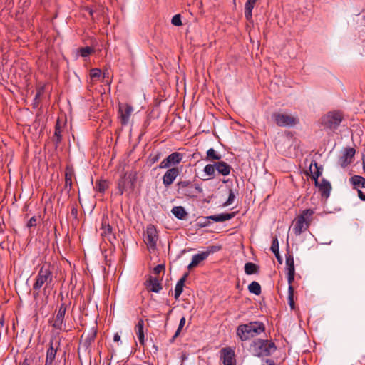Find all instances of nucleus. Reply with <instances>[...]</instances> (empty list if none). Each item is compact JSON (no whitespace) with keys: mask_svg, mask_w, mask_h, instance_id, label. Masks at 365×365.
Here are the masks:
<instances>
[{"mask_svg":"<svg viewBox=\"0 0 365 365\" xmlns=\"http://www.w3.org/2000/svg\"><path fill=\"white\" fill-rule=\"evenodd\" d=\"M40 220H41V216H33L31 217L29 220L28 222H26V227L29 228V229H31L32 227H36L38 222H40Z\"/></svg>","mask_w":365,"mask_h":365,"instance_id":"58836bf2","label":"nucleus"},{"mask_svg":"<svg viewBox=\"0 0 365 365\" xmlns=\"http://www.w3.org/2000/svg\"><path fill=\"white\" fill-rule=\"evenodd\" d=\"M253 354L258 357L269 356L277 350V346L271 340L257 339L251 344Z\"/></svg>","mask_w":365,"mask_h":365,"instance_id":"7ed1b4c3","label":"nucleus"},{"mask_svg":"<svg viewBox=\"0 0 365 365\" xmlns=\"http://www.w3.org/2000/svg\"><path fill=\"white\" fill-rule=\"evenodd\" d=\"M71 215L75 218L78 217V208L76 205H73L71 209Z\"/></svg>","mask_w":365,"mask_h":365,"instance_id":"3c124183","label":"nucleus"},{"mask_svg":"<svg viewBox=\"0 0 365 365\" xmlns=\"http://www.w3.org/2000/svg\"><path fill=\"white\" fill-rule=\"evenodd\" d=\"M75 175V173H74V169L73 168V166L71 165H67L66 167V170H65V189H67L68 190V192H69L71 188H72V185H73V182H72V179H73V177Z\"/></svg>","mask_w":365,"mask_h":365,"instance_id":"412c9836","label":"nucleus"},{"mask_svg":"<svg viewBox=\"0 0 365 365\" xmlns=\"http://www.w3.org/2000/svg\"><path fill=\"white\" fill-rule=\"evenodd\" d=\"M272 117L274 123L280 127L292 126L297 123L296 118L288 114L274 113Z\"/></svg>","mask_w":365,"mask_h":365,"instance_id":"9d476101","label":"nucleus"},{"mask_svg":"<svg viewBox=\"0 0 365 365\" xmlns=\"http://www.w3.org/2000/svg\"><path fill=\"white\" fill-rule=\"evenodd\" d=\"M264 331L265 326L263 322L254 321L239 325L237 327L236 334L241 341H245L259 335Z\"/></svg>","mask_w":365,"mask_h":365,"instance_id":"f257e3e1","label":"nucleus"},{"mask_svg":"<svg viewBox=\"0 0 365 365\" xmlns=\"http://www.w3.org/2000/svg\"><path fill=\"white\" fill-rule=\"evenodd\" d=\"M120 335H119L118 333H117V334H115L114 335V336H113V340H114V341L118 342V341H120Z\"/></svg>","mask_w":365,"mask_h":365,"instance_id":"864d4df0","label":"nucleus"},{"mask_svg":"<svg viewBox=\"0 0 365 365\" xmlns=\"http://www.w3.org/2000/svg\"><path fill=\"white\" fill-rule=\"evenodd\" d=\"M183 155L178 152H174L168 155L158 165L160 169L171 168L178 165L182 160Z\"/></svg>","mask_w":365,"mask_h":365,"instance_id":"f8f14e48","label":"nucleus"},{"mask_svg":"<svg viewBox=\"0 0 365 365\" xmlns=\"http://www.w3.org/2000/svg\"><path fill=\"white\" fill-rule=\"evenodd\" d=\"M245 272L248 274H254L259 273V267L252 262H247L245 264Z\"/></svg>","mask_w":365,"mask_h":365,"instance_id":"7c9ffc66","label":"nucleus"},{"mask_svg":"<svg viewBox=\"0 0 365 365\" xmlns=\"http://www.w3.org/2000/svg\"><path fill=\"white\" fill-rule=\"evenodd\" d=\"M224 365H236L235 352L230 348H223L220 351Z\"/></svg>","mask_w":365,"mask_h":365,"instance_id":"a211bd4d","label":"nucleus"},{"mask_svg":"<svg viewBox=\"0 0 365 365\" xmlns=\"http://www.w3.org/2000/svg\"><path fill=\"white\" fill-rule=\"evenodd\" d=\"M133 112V108L131 105L125 103H118V116L122 126L128 125Z\"/></svg>","mask_w":365,"mask_h":365,"instance_id":"1a4fd4ad","label":"nucleus"},{"mask_svg":"<svg viewBox=\"0 0 365 365\" xmlns=\"http://www.w3.org/2000/svg\"><path fill=\"white\" fill-rule=\"evenodd\" d=\"M53 266L49 263H45L41 266L33 284L34 290L39 291L43 286L44 292L47 289H51L53 282Z\"/></svg>","mask_w":365,"mask_h":365,"instance_id":"f03ea898","label":"nucleus"},{"mask_svg":"<svg viewBox=\"0 0 365 365\" xmlns=\"http://www.w3.org/2000/svg\"><path fill=\"white\" fill-rule=\"evenodd\" d=\"M314 213L313 210L306 209L297 217L293 222V232L295 235H300L309 229L313 220Z\"/></svg>","mask_w":365,"mask_h":365,"instance_id":"20e7f679","label":"nucleus"},{"mask_svg":"<svg viewBox=\"0 0 365 365\" xmlns=\"http://www.w3.org/2000/svg\"><path fill=\"white\" fill-rule=\"evenodd\" d=\"M171 212L174 215L175 217H176L179 220L184 219L187 215V212L185 208L182 206L173 207L171 210Z\"/></svg>","mask_w":365,"mask_h":365,"instance_id":"2f4dec72","label":"nucleus"},{"mask_svg":"<svg viewBox=\"0 0 365 365\" xmlns=\"http://www.w3.org/2000/svg\"><path fill=\"white\" fill-rule=\"evenodd\" d=\"M286 266L287 272H295L294 257L292 255H286Z\"/></svg>","mask_w":365,"mask_h":365,"instance_id":"e433bc0d","label":"nucleus"},{"mask_svg":"<svg viewBox=\"0 0 365 365\" xmlns=\"http://www.w3.org/2000/svg\"><path fill=\"white\" fill-rule=\"evenodd\" d=\"M220 249H221V247H220V246H215V245H212V246H209V247H207L206 251L202 252L205 255V257L207 258V257H208L210 254H212V253L217 252H218Z\"/></svg>","mask_w":365,"mask_h":365,"instance_id":"79ce46f5","label":"nucleus"},{"mask_svg":"<svg viewBox=\"0 0 365 365\" xmlns=\"http://www.w3.org/2000/svg\"><path fill=\"white\" fill-rule=\"evenodd\" d=\"M33 296H34V299H37L39 297V291L34 290Z\"/></svg>","mask_w":365,"mask_h":365,"instance_id":"5fc2aeb1","label":"nucleus"},{"mask_svg":"<svg viewBox=\"0 0 365 365\" xmlns=\"http://www.w3.org/2000/svg\"><path fill=\"white\" fill-rule=\"evenodd\" d=\"M65 125L66 123L61 122L59 118L57 119L54 133L52 137V141L53 142L56 148H58L63 140V132L65 128Z\"/></svg>","mask_w":365,"mask_h":365,"instance_id":"dca6fc26","label":"nucleus"},{"mask_svg":"<svg viewBox=\"0 0 365 365\" xmlns=\"http://www.w3.org/2000/svg\"><path fill=\"white\" fill-rule=\"evenodd\" d=\"M294 274L295 272H287V281L289 286L292 285V283L294 279Z\"/></svg>","mask_w":365,"mask_h":365,"instance_id":"8fccbe9b","label":"nucleus"},{"mask_svg":"<svg viewBox=\"0 0 365 365\" xmlns=\"http://www.w3.org/2000/svg\"><path fill=\"white\" fill-rule=\"evenodd\" d=\"M258 0H247L245 5V16L247 21L252 18V9Z\"/></svg>","mask_w":365,"mask_h":365,"instance_id":"cd10ccee","label":"nucleus"},{"mask_svg":"<svg viewBox=\"0 0 365 365\" xmlns=\"http://www.w3.org/2000/svg\"><path fill=\"white\" fill-rule=\"evenodd\" d=\"M188 273H185L177 282L175 289V299H178L180 294H182L183 291V287L185 285V282L186 281Z\"/></svg>","mask_w":365,"mask_h":365,"instance_id":"bb28decb","label":"nucleus"},{"mask_svg":"<svg viewBox=\"0 0 365 365\" xmlns=\"http://www.w3.org/2000/svg\"><path fill=\"white\" fill-rule=\"evenodd\" d=\"M137 180V173L135 171L125 173L120 176L118 180V193L122 195L125 192H133Z\"/></svg>","mask_w":365,"mask_h":365,"instance_id":"423d86ee","label":"nucleus"},{"mask_svg":"<svg viewBox=\"0 0 365 365\" xmlns=\"http://www.w3.org/2000/svg\"><path fill=\"white\" fill-rule=\"evenodd\" d=\"M67 307L68 305L66 304L62 303L59 307L56 316L53 318V320L51 321L52 327L55 329L63 331H68V329H66V324H63Z\"/></svg>","mask_w":365,"mask_h":365,"instance_id":"6e6552de","label":"nucleus"},{"mask_svg":"<svg viewBox=\"0 0 365 365\" xmlns=\"http://www.w3.org/2000/svg\"><path fill=\"white\" fill-rule=\"evenodd\" d=\"M101 230H102L101 235L104 238L108 240L111 244L115 240V235L113 232V227L108 222L107 216H103L101 222Z\"/></svg>","mask_w":365,"mask_h":365,"instance_id":"ddd939ff","label":"nucleus"},{"mask_svg":"<svg viewBox=\"0 0 365 365\" xmlns=\"http://www.w3.org/2000/svg\"><path fill=\"white\" fill-rule=\"evenodd\" d=\"M235 216V212H231V213H221L218 215H210L207 217V219L212 220L215 222H224L226 220H231Z\"/></svg>","mask_w":365,"mask_h":365,"instance_id":"a878e982","label":"nucleus"},{"mask_svg":"<svg viewBox=\"0 0 365 365\" xmlns=\"http://www.w3.org/2000/svg\"><path fill=\"white\" fill-rule=\"evenodd\" d=\"M235 199V195L234 192L232 191V190L230 189L229 190L228 198H227V201L223 204V206L227 207V206L232 205Z\"/></svg>","mask_w":365,"mask_h":365,"instance_id":"c03bdc74","label":"nucleus"},{"mask_svg":"<svg viewBox=\"0 0 365 365\" xmlns=\"http://www.w3.org/2000/svg\"><path fill=\"white\" fill-rule=\"evenodd\" d=\"M356 150L353 148H346L343 155L339 158V163L342 168H346L351 163Z\"/></svg>","mask_w":365,"mask_h":365,"instance_id":"f3484780","label":"nucleus"},{"mask_svg":"<svg viewBox=\"0 0 365 365\" xmlns=\"http://www.w3.org/2000/svg\"><path fill=\"white\" fill-rule=\"evenodd\" d=\"M96 337V331L92 330L90 333L85 335L83 334L80 341V347L84 349L85 350L88 349L91 345L94 342L95 339Z\"/></svg>","mask_w":365,"mask_h":365,"instance_id":"6ab92c4d","label":"nucleus"},{"mask_svg":"<svg viewBox=\"0 0 365 365\" xmlns=\"http://www.w3.org/2000/svg\"><path fill=\"white\" fill-rule=\"evenodd\" d=\"M221 158V155L217 153L213 148H210L207 151L206 160L208 161L219 160Z\"/></svg>","mask_w":365,"mask_h":365,"instance_id":"c9c22d12","label":"nucleus"},{"mask_svg":"<svg viewBox=\"0 0 365 365\" xmlns=\"http://www.w3.org/2000/svg\"><path fill=\"white\" fill-rule=\"evenodd\" d=\"M270 250L274 254V255H275V257H276V258L277 259V262L279 264H282L283 260H282V257L279 255V242H278V239H277V237L273 238Z\"/></svg>","mask_w":365,"mask_h":365,"instance_id":"c756f323","label":"nucleus"},{"mask_svg":"<svg viewBox=\"0 0 365 365\" xmlns=\"http://www.w3.org/2000/svg\"><path fill=\"white\" fill-rule=\"evenodd\" d=\"M145 284L148 291L155 293L159 292L163 289V287L159 279L152 276L149 277V278L146 280Z\"/></svg>","mask_w":365,"mask_h":365,"instance_id":"aec40b11","label":"nucleus"},{"mask_svg":"<svg viewBox=\"0 0 365 365\" xmlns=\"http://www.w3.org/2000/svg\"><path fill=\"white\" fill-rule=\"evenodd\" d=\"M90 14H91V16L93 15V11H92V10H91V11H90Z\"/></svg>","mask_w":365,"mask_h":365,"instance_id":"13d9d810","label":"nucleus"},{"mask_svg":"<svg viewBox=\"0 0 365 365\" xmlns=\"http://www.w3.org/2000/svg\"><path fill=\"white\" fill-rule=\"evenodd\" d=\"M20 365H30V363L27 359H25L22 362L20 363Z\"/></svg>","mask_w":365,"mask_h":365,"instance_id":"6e6d98bb","label":"nucleus"},{"mask_svg":"<svg viewBox=\"0 0 365 365\" xmlns=\"http://www.w3.org/2000/svg\"><path fill=\"white\" fill-rule=\"evenodd\" d=\"M92 51H93V49L89 46L81 48L78 50V52L82 57L88 56L92 53Z\"/></svg>","mask_w":365,"mask_h":365,"instance_id":"37998d69","label":"nucleus"},{"mask_svg":"<svg viewBox=\"0 0 365 365\" xmlns=\"http://www.w3.org/2000/svg\"><path fill=\"white\" fill-rule=\"evenodd\" d=\"M185 322H186V319H185V317H182L181 319H180V323H179V325H178V327L174 334V336L172 337V339L170 340V343H173L175 339L180 335V332H181V330L183 328V327L185 326Z\"/></svg>","mask_w":365,"mask_h":365,"instance_id":"4c0bfd02","label":"nucleus"},{"mask_svg":"<svg viewBox=\"0 0 365 365\" xmlns=\"http://www.w3.org/2000/svg\"><path fill=\"white\" fill-rule=\"evenodd\" d=\"M43 89H44L43 87H41L40 88H38L37 90V92H36V93L35 95V98H34V108L38 106V98L43 94Z\"/></svg>","mask_w":365,"mask_h":365,"instance_id":"a18cd8bd","label":"nucleus"},{"mask_svg":"<svg viewBox=\"0 0 365 365\" xmlns=\"http://www.w3.org/2000/svg\"><path fill=\"white\" fill-rule=\"evenodd\" d=\"M309 171L311 173L312 178L314 180L315 185H318V178L322 174V168L318 166L317 163L316 161H313L309 165Z\"/></svg>","mask_w":365,"mask_h":365,"instance_id":"4be33fe9","label":"nucleus"},{"mask_svg":"<svg viewBox=\"0 0 365 365\" xmlns=\"http://www.w3.org/2000/svg\"><path fill=\"white\" fill-rule=\"evenodd\" d=\"M61 345L59 339H51L49 342V347L46 351V361L44 365H52Z\"/></svg>","mask_w":365,"mask_h":365,"instance_id":"9b49d317","label":"nucleus"},{"mask_svg":"<svg viewBox=\"0 0 365 365\" xmlns=\"http://www.w3.org/2000/svg\"><path fill=\"white\" fill-rule=\"evenodd\" d=\"M101 75V71L98 68H93L90 71V76L91 78H99Z\"/></svg>","mask_w":365,"mask_h":365,"instance_id":"49530a36","label":"nucleus"},{"mask_svg":"<svg viewBox=\"0 0 365 365\" xmlns=\"http://www.w3.org/2000/svg\"><path fill=\"white\" fill-rule=\"evenodd\" d=\"M350 182L354 186H361L365 188V178L360 175H354L350 178Z\"/></svg>","mask_w":365,"mask_h":365,"instance_id":"473e14b6","label":"nucleus"},{"mask_svg":"<svg viewBox=\"0 0 365 365\" xmlns=\"http://www.w3.org/2000/svg\"><path fill=\"white\" fill-rule=\"evenodd\" d=\"M317 186L319 187V191L322 196L325 198H328L331 190L330 182L325 179H322L321 182H319V184Z\"/></svg>","mask_w":365,"mask_h":365,"instance_id":"5701e85b","label":"nucleus"},{"mask_svg":"<svg viewBox=\"0 0 365 365\" xmlns=\"http://www.w3.org/2000/svg\"><path fill=\"white\" fill-rule=\"evenodd\" d=\"M363 168H364V170H365V163H363Z\"/></svg>","mask_w":365,"mask_h":365,"instance_id":"bf43d9fd","label":"nucleus"},{"mask_svg":"<svg viewBox=\"0 0 365 365\" xmlns=\"http://www.w3.org/2000/svg\"><path fill=\"white\" fill-rule=\"evenodd\" d=\"M109 186V183L106 180H100L96 182L95 189L96 191L103 193Z\"/></svg>","mask_w":365,"mask_h":365,"instance_id":"72a5a7b5","label":"nucleus"},{"mask_svg":"<svg viewBox=\"0 0 365 365\" xmlns=\"http://www.w3.org/2000/svg\"><path fill=\"white\" fill-rule=\"evenodd\" d=\"M248 290L250 293H252L255 295H259L261 294V286L257 282H252L248 285Z\"/></svg>","mask_w":365,"mask_h":365,"instance_id":"f704fd0d","label":"nucleus"},{"mask_svg":"<svg viewBox=\"0 0 365 365\" xmlns=\"http://www.w3.org/2000/svg\"><path fill=\"white\" fill-rule=\"evenodd\" d=\"M177 192L184 196L193 198L202 193L203 189L199 184H194L189 180H180L176 184Z\"/></svg>","mask_w":365,"mask_h":365,"instance_id":"39448f33","label":"nucleus"},{"mask_svg":"<svg viewBox=\"0 0 365 365\" xmlns=\"http://www.w3.org/2000/svg\"><path fill=\"white\" fill-rule=\"evenodd\" d=\"M165 267L164 264H158L153 269V273L158 275L165 270Z\"/></svg>","mask_w":365,"mask_h":365,"instance_id":"09e8293b","label":"nucleus"},{"mask_svg":"<svg viewBox=\"0 0 365 365\" xmlns=\"http://www.w3.org/2000/svg\"><path fill=\"white\" fill-rule=\"evenodd\" d=\"M158 160V156H156V157L153 159V162H155V161H157Z\"/></svg>","mask_w":365,"mask_h":365,"instance_id":"4d7b16f0","label":"nucleus"},{"mask_svg":"<svg viewBox=\"0 0 365 365\" xmlns=\"http://www.w3.org/2000/svg\"><path fill=\"white\" fill-rule=\"evenodd\" d=\"M216 170L221 175L227 176L230 175L232 168L226 162L219 161L215 163Z\"/></svg>","mask_w":365,"mask_h":365,"instance_id":"393cba45","label":"nucleus"},{"mask_svg":"<svg viewBox=\"0 0 365 365\" xmlns=\"http://www.w3.org/2000/svg\"><path fill=\"white\" fill-rule=\"evenodd\" d=\"M216 170L215 163L214 164H207L204 168V172L210 176L211 178L214 177L215 172Z\"/></svg>","mask_w":365,"mask_h":365,"instance_id":"ea45409f","label":"nucleus"},{"mask_svg":"<svg viewBox=\"0 0 365 365\" xmlns=\"http://www.w3.org/2000/svg\"><path fill=\"white\" fill-rule=\"evenodd\" d=\"M171 23L175 25V26H181L182 24V21H181V16L180 14H176L175 15L173 18H172V20H171Z\"/></svg>","mask_w":365,"mask_h":365,"instance_id":"de8ad7c7","label":"nucleus"},{"mask_svg":"<svg viewBox=\"0 0 365 365\" xmlns=\"http://www.w3.org/2000/svg\"><path fill=\"white\" fill-rule=\"evenodd\" d=\"M289 294H288V299H289V304L290 306V308L292 309H294V288L292 285L289 286Z\"/></svg>","mask_w":365,"mask_h":365,"instance_id":"a19ab883","label":"nucleus"},{"mask_svg":"<svg viewBox=\"0 0 365 365\" xmlns=\"http://www.w3.org/2000/svg\"><path fill=\"white\" fill-rule=\"evenodd\" d=\"M358 197L363 201H365V195L361 190H358Z\"/></svg>","mask_w":365,"mask_h":365,"instance_id":"603ef678","label":"nucleus"},{"mask_svg":"<svg viewBox=\"0 0 365 365\" xmlns=\"http://www.w3.org/2000/svg\"><path fill=\"white\" fill-rule=\"evenodd\" d=\"M135 331L138 336L139 343L141 345L145 344V335H144V321L143 319H139L138 323L135 327Z\"/></svg>","mask_w":365,"mask_h":365,"instance_id":"b1692460","label":"nucleus"},{"mask_svg":"<svg viewBox=\"0 0 365 365\" xmlns=\"http://www.w3.org/2000/svg\"><path fill=\"white\" fill-rule=\"evenodd\" d=\"M206 259L207 257H205V255L202 252L193 255L192 262L187 267L188 269L190 270L192 268L196 267L201 262Z\"/></svg>","mask_w":365,"mask_h":365,"instance_id":"c85d7f7f","label":"nucleus"},{"mask_svg":"<svg viewBox=\"0 0 365 365\" xmlns=\"http://www.w3.org/2000/svg\"><path fill=\"white\" fill-rule=\"evenodd\" d=\"M180 175V169L178 167L168 168L163 176V184L165 187H169Z\"/></svg>","mask_w":365,"mask_h":365,"instance_id":"2eb2a0df","label":"nucleus"},{"mask_svg":"<svg viewBox=\"0 0 365 365\" xmlns=\"http://www.w3.org/2000/svg\"><path fill=\"white\" fill-rule=\"evenodd\" d=\"M158 239L155 227L152 225H149L146 230V235L144 239L145 242L150 249L154 250L156 247Z\"/></svg>","mask_w":365,"mask_h":365,"instance_id":"4468645a","label":"nucleus"},{"mask_svg":"<svg viewBox=\"0 0 365 365\" xmlns=\"http://www.w3.org/2000/svg\"><path fill=\"white\" fill-rule=\"evenodd\" d=\"M344 118L343 114L339 111H331L322 117L321 123L327 129L334 130L338 128Z\"/></svg>","mask_w":365,"mask_h":365,"instance_id":"0eeeda50","label":"nucleus"}]
</instances>
